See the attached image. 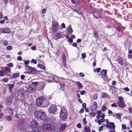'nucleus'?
Instances as JSON below:
<instances>
[{
  "label": "nucleus",
  "mask_w": 132,
  "mask_h": 132,
  "mask_svg": "<svg viewBox=\"0 0 132 132\" xmlns=\"http://www.w3.org/2000/svg\"><path fill=\"white\" fill-rule=\"evenodd\" d=\"M43 111H36L34 112V115L35 117L37 118L40 119L45 121L47 120V117L45 113H43V117L41 116V115Z\"/></svg>",
  "instance_id": "1"
},
{
  "label": "nucleus",
  "mask_w": 132,
  "mask_h": 132,
  "mask_svg": "<svg viewBox=\"0 0 132 132\" xmlns=\"http://www.w3.org/2000/svg\"><path fill=\"white\" fill-rule=\"evenodd\" d=\"M42 127L44 131H52L54 128V127L53 125L49 123H46L43 125Z\"/></svg>",
  "instance_id": "2"
},
{
  "label": "nucleus",
  "mask_w": 132,
  "mask_h": 132,
  "mask_svg": "<svg viewBox=\"0 0 132 132\" xmlns=\"http://www.w3.org/2000/svg\"><path fill=\"white\" fill-rule=\"evenodd\" d=\"M67 111L64 109H62L60 113V117L62 120H64L67 118Z\"/></svg>",
  "instance_id": "3"
},
{
  "label": "nucleus",
  "mask_w": 132,
  "mask_h": 132,
  "mask_svg": "<svg viewBox=\"0 0 132 132\" xmlns=\"http://www.w3.org/2000/svg\"><path fill=\"white\" fill-rule=\"evenodd\" d=\"M59 24L56 21H53V22L52 29L53 32H55L57 31L59 29Z\"/></svg>",
  "instance_id": "4"
},
{
  "label": "nucleus",
  "mask_w": 132,
  "mask_h": 132,
  "mask_svg": "<svg viewBox=\"0 0 132 132\" xmlns=\"http://www.w3.org/2000/svg\"><path fill=\"white\" fill-rule=\"evenodd\" d=\"M106 125V128H110L111 129L114 130L115 128V126L113 122H109V120L106 119L105 120Z\"/></svg>",
  "instance_id": "5"
},
{
  "label": "nucleus",
  "mask_w": 132,
  "mask_h": 132,
  "mask_svg": "<svg viewBox=\"0 0 132 132\" xmlns=\"http://www.w3.org/2000/svg\"><path fill=\"white\" fill-rule=\"evenodd\" d=\"M28 127L27 125L25 122H23L20 125L19 128L20 131H25L26 129Z\"/></svg>",
  "instance_id": "6"
},
{
  "label": "nucleus",
  "mask_w": 132,
  "mask_h": 132,
  "mask_svg": "<svg viewBox=\"0 0 132 132\" xmlns=\"http://www.w3.org/2000/svg\"><path fill=\"white\" fill-rule=\"evenodd\" d=\"M44 100V97L42 96H40L36 100L37 105L38 106L40 105Z\"/></svg>",
  "instance_id": "7"
},
{
  "label": "nucleus",
  "mask_w": 132,
  "mask_h": 132,
  "mask_svg": "<svg viewBox=\"0 0 132 132\" xmlns=\"http://www.w3.org/2000/svg\"><path fill=\"white\" fill-rule=\"evenodd\" d=\"M97 115L96 117L97 119H99L100 117L102 118H104L105 116V114L104 113H102L100 110L98 111L97 112Z\"/></svg>",
  "instance_id": "8"
},
{
  "label": "nucleus",
  "mask_w": 132,
  "mask_h": 132,
  "mask_svg": "<svg viewBox=\"0 0 132 132\" xmlns=\"http://www.w3.org/2000/svg\"><path fill=\"white\" fill-rule=\"evenodd\" d=\"M30 125L32 127L35 128L38 125V122L35 119H33L30 122Z\"/></svg>",
  "instance_id": "9"
},
{
  "label": "nucleus",
  "mask_w": 132,
  "mask_h": 132,
  "mask_svg": "<svg viewBox=\"0 0 132 132\" xmlns=\"http://www.w3.org/2000/svg\"><path fill=\"white\" fill-rule=\"evenodd\" d=\"M56 111L55 106L54 105H52L49 108L48 111L50 113H52L55 112Z\"/></svg>",
  "instance_id": "10"
},
{
  "label": "nucleus",
  "mask_w": 132,
  "mask_h": 132,
  "mask_svg": "<svg viewBox=\"0 0 132 132\" xmlns=\"http://www.w3.org/2000/svg\"><path fill=\"white\" fill-rule=\"evenodd\" d=\"M62 33L61 32H58L55 34L54 35L55 39L57 40L60 38L61 36L62 35Z\"/></svg>",
  "instance_id": "11"
},
{
  "label": "nucleus",
  "mask_w": 132,
  "mask_h": 132,
  "mask_svg": "<svg viewBox=\"0 0 132 132\" xmlns=\"http://www.w3.org/2000/svg\"><path fill=\"white\" fill-rule=\"evenodd\" d=\"M105 120V119L104 118H102V119H97L95 120V121L98 123L99 125H101L102 122H104Z\"/></svg>",
  "instance_id": "12"
},
{
  "label": "nucleus",
  "mask_w": 132,
  "mask_h": 132,
  "mask_svg": "<svg viewBox=\"0 0 132 132\" xmlns=\"http://www.w3.org/2000/svg\"><path fill=\"white\" fill-rule=\"evenodd\" d=\"M97 104L96 102H94L92 106L90 107V109L91 110L94 111L97 108Z\"/></svg>",
  "instance_id": "13"
},
{
  "label": "nucleus",
  "mask_w": 132,
  "mask_h": 132,
  "mask_svg": "<svg viewBox=\"0 0 132 132\" xmlns=\"http://www.w3.org/2000/svg\"><path fill=\"white\" fill-rule=\"evenodd\" d=\"M36 88V86H32V85L29 86L28 91L29 93H32L34 91Z\"/></svg>",
  "instance_id": "14"
},
{
  "label": "nucleus",
  "mask_w": 132,
  "mask_h": 132,
  "mask_svg": "<svg viewBox=\"0 0 132 132\" xmlns=\"http://www.w3.org/2000/svg\"><path fill=\"white\" fill-rule=\"evenodd\" d=\"M117 104L118 106L121 108H124L126 106V105L124 102H117Z\"/></svg>",
  "instance_id": "15"
},
{
  "label": "nucleus",
  "mask_w": 132,
  "mask_h": 132,
  "mask_svg": "<svg viewBox=\"0 0 132 132\" xmlns=\"http://www.w3.org/2000/svg\"><path fill=\"white\" fill-rule=\"evenodd\" d=\"M106 71L105 70H103L101 72V76L103 78H104L106 75Z\"/></svg>",
  "instance_id": "16"
},
{
  "label": "nucleus",
  "mask_w": 132,
  "mask_h": 132,
  "mask_svg": "<svg viewBox=\"0 0 132 132\" xmlns=\"http://www.w3.org/2000/svg\"><path fill=\"white\" fill-rule=\"evenodd\" d=\"M67 30L68 31V33L69 34H71L72 33L73 31L71 28V25H70L68 26Z\"/></svg>",
  "instance_id": "17"
},
{
  "label": "nucleus",
  "mask_w": 132,
  "mask_h": 132,
  "mask_svg": "<svg viewBox=\"0 0 132 132\" xmlns=\"http://www.w3.org/2000/svg\"><path fill=\"white\" fill-rule=\"evenodd\" d=\"M93 14L94 17L96 18H100L101 17L100 14L96 12H94Z\"/></svg>",
  "instance_id": "18"
},
{
  "label": "nucleus",
  "mask_w": 132,
  "mask_h": 132,
  "mask_svg": "<svg viewBox=\"0 0 132 132\" xmlns=\"http://www.w3.org/2000/svg\"><path fill=\"white\" fill-rule=\"evenodd\" d=\"M6 74V71L4 70H0V77H3Z\"/></svg>",
  "instance_id": "19"
},
{
  "label": "nucleus",
  "mask_w": 132,
  "mask_h": 132,
  "mask_svg": "<svg viewBox=\"0 0 132 132\" xmlns=\"http://www.w3.org/2000/svg\"><path fill=\"white\" fill-rule=\"evenodd\" d=\"M76 85L78 86L77 88L79 89L81 88L82 86V85L79 82H76Z\"/></svg>",
  "instance_id": "20"
},
{
  "label": "nucleus",
  "mask_w": 132,
  "mask_h": 132,
  "mask_svg": "<svg viewBox=\"0 0 132 132\" xmlns=\"http://www.w3.org/2000/svg\"><path fill=\"white\" fill-rule=\"evenodd\" d=\"M67 127V125L65 124L62 125L60 127V129L61 130H64Z\"/></svg>",
  "instance_id": "21"
},
{
  "label": "nucleus",
  "mask_w": 132,
  "mask_h": 132,
  "mask_svg": "<svg viewBox=\"0 0 132 132\" xmlns=\"http://www.w3.org/2000/svg\"><path fill=\"white\" fill-rule=\"evenodd\" d=\"M2 33H8V28H4L3 29L1 30Z\"/></svg>",
  "instance_id": "22"
},
{
  "label": "nucleus",
  "mask_w": 132,
  "mask_h": 132,
  "mask_svg": "<svg viewBox=\"0 0 132 132\" xmlns=\"http://www.w3.org/2000/svg\"><path fill=\"white\" fill-rule=\"evenodd\" d=\"M37 67L40 68L44 70L45 69V67L43 65L41 64H38L37 65Z\"/></svg>",
  "instance_id": "23"
},
{
  "label": "nucleus",
  "mask_w": 132,
  "mask_h": 132,
  "mask_svg": "<svg viewBox=\"0 0 132 132\" xmlns=\"http://www.w3.org/2000/svg\"><path fill=\"white\" fill-rule=\"evenodd\" d=\"M25 68L28 71L31 72V67L28 65H26Z\"/></svg>",
  "instance_id": "24"
},
{
  "label": "nucleus",
  "mask_w": 132,
  "mask_h": 132,
  "mask_svg": "<svg viewBox=\"0 0 132 132\" xmlns=\"http://www.w3.org/2000/svg\"><path fill=\"white\" fill-rule=\"evenodd\" d=\"M84 129L86 132H90V129L88 127L85 126L84 127Z\"/></svg>",
  "instance_id": "25"
},
{
  "label": "nucleus",
  "mask_w": 132,
  "mask_h": 132,
  "mask_svg": "<svg viewBox=\"0 0 132 132\" xmlns=\"http://www.w3.org/2000/svg\"><path fill=\"white\" fill-rule=\"evenodd\" d=\"M113 116L115 118H117L118 119H120L121 118V116L120 115L118 114H116L113 115Z\"/></svg>",
  "instance_id": "26"
},
{
  "label": "nucleus",
  "mask_w": 132,
  "mask_h": 132,
  "mask_svg": "<svg viewBox=\"0 0 132 132\" xmlns=\"http://www.w3.org/2000/svg\"><path fill=\"white\" fill-rule=\"evenodd\" d=\"M119 101L117 102H124L123 101V98L120 96L118 97Z\"/></svg>",
  "instance_id": "27"
},
{
  "label": "nucleus",
  "mask_w": 132,
  "mask_h": 132,
  "mask_svg": "<svg viewBox=\"0 0 132 132\" xmlns=\"http://www.w3.org/2000/svg\"><path fill=\"white\" fill-rule=\"evenodd\" d=\"M101 69L100 68H95L94 69V72H99L100 71Z\"/></svg>",
  "instance_id": "28"
},
{
  "label": "nucleus",
  "mask_w": 132,
  "mask_h": 132,
  "mask_svg": "<svg viewBox=\"0 0 132 132\" xmlns=\"http://www.w3.org/2000/svg\"><path fill=\"white\" fill-rule=\"evenodd\" d=\"M119 60L118 61V62L121 64H123V61L122 59L121 58L119 57Z\"/></svg>",
  "instance_id": "29"
},
{
  "label": "nucleus",
  "mask_w": 132,
  "mask_h": 132,
  "mask_svg": "<svg viewBox=\"0 0 132 132\" xmlns=\"http://www.w3.org/2000/svg\"><path fill=\"white\" fill-rule=\"evenodd\" d=\"M122 130H125L126 129L127 127L125 124H122L121 125Z\"/></svg>",
  "instance_id": "30"
},
{
  "label": "nucleus",
  "mask_w": 132,
  "mask_h": 132,
  "mask_svg": "<svg viewBox=\"0 0 132 132\" xmlns=\"http://www.w3.org/2000/svg\"><path fill=\"white\" fill-rule=\"evenodd\" d=\"M108 94L105 93H103L102 95V97H106L108 96Z\"/></svg>",
  "instance_id": "31"
},
{
  "label": "nucleus",
  "mask_w": 132,
  "mask_h": 132,
  "mask_svg": "<svg viewBox=\"0 0 132 132\" xmlns=\"http://www.w3.org/2000/svg\"><path fill=\"white\" fill-rule=\"evenodd\" d=\"M14 85L13 84H9V87L10 90V92H11L12 89L14 87Z\"/></svg>",
  "instance_id": "32"
},
{
  "label": "nucleus",
  "mask_w": 132,
  "mask_h": 132,
  "mask_svg": "<svg viewBox=\"0 0 132 132\" xmlns=\"http://www.w3.org/2000/svg\"><path fill=\"white\" fill-rule=\"evenodd\" d=\"M19 75V74L18 73H14L13 75V77L14 78H16L18 77Z\"/></svg>",
  "instance_id": "33"
},
{
  "label": "nucleus",
  "mask_w": 132,
  "mask_h": 132,
  "mask_svg": "<svg viewBox=\"0 0 132 132\" xmlns=\"http://www.w3.org/2000/svg\"><path fill=\"white\" fill-rule=\"evenodd\" d=\"M89 115L91 117H93L95 116V114L94 112H91L89 113Z\"/></svg>",
  "instance_id": "34"
},
{
  "label": "nucleus",
  "mask_w": 132,
  "mask_h": 132,
  "mask_svg": "<svg viewBox=\"0 0 132 132\" xmlns=\"http://www.w3.org/2000/svg\"><path fill=\"white\" fill-rule=\"evenodd\" d=\"M94 36L96 38V39H97L98 38V36L97 34V33L96 31H94Z\"/></svg>",
  "instance_id": "35"
},
{
  "label": "nucleus",
  "mask_w": 132,
  "mask_h": 132,
  "mask_svg": "<svg viewBox=\"0 0 132 132\" xmlns=\"http://www.w3.org/2000/svg\"><path fill=\"white\" fill-rule=\"evenodd\" d=\"M38 85V82H32L31 85L32 86H36Z\"/></svg>",
  "instance_id": "36"
},
{
  "label": "nucleus",
  "mask_w": 132,
  "mask_h": 132,
  "mask_svg": "<svg viewBox=\"0 0 132 132\" xmlns=\"http://www.w3.org/2000/svg\"><path fill=\"white\" fill-rule=\"evenodd\" d=\"M32 132H40V131L38 129H33Z\"/></svg>",
  "instance_id": "37"
},
{
  "label": "nucleus",
  "mask_w": 132,
  "mask_h": 132,
  "mask_svg": "<svg viewBox=\"0 0 132 132\" xmlns=\"http://www.w3.org/2000/svg\"><path fill=\"white\" fill-rule=\"evenodd\" d=\"M103 126H101L100 127L98 128V130L99 131H102L103 130Z\"/></svg>",
  "instance_id": "38"
},
{
  "label": "nucleus",
  "mask_w": 132,
  "mask_h": 132,
  "mask_svg": "<svg viewBox=\"0 0 132 132\" xmlns=\"http://www.w3.org/2000/svg\"><path fill=\"white\" fill-rule=\"evenodd\" d=\"M106 109V107L105 106H103L101 108L102 110V111H105Z\"/></svg>",
  "instance_id": "39"
},
{
  "label": "nucleus",
  "mask_w": 132,
  "mask_h": 132,
  "mask_svg": "<svg viewBox=\"0 0 132 132\" xmlns=\"http://www.w3.org/2000/svg\"><path fill=\"white\" fill-rule=\"evenodd\" d=\"M86 57V54L85 53H84L82 54V59H84Z\"/></svg>",
  "instance_id": "40"
},
{
  "label": "nucleus",
  "mask_w": 132,
  "mask_h": 132,
  "mask_svg": "<svg viewBox=\"0 0 132 132\" xmlns=\"http://www.w3.org/2000/svg\"><path fill=\"white\" fill-rule=\"evenodd\" d=\"M31 62L32 63H34V64H36L37 63L36 61V60L34 59H32L31 60Z\"/></svg>",
  "instance_id": "41"
},
{
  "label": "nucleus",
  "mask_w": 132,
  "mask_h": 132,
  "mask_svg": "<svg viewBox=\"0 0 132 132\" xmlns=\"http://www.w3.org/2000/svg\"><path fill=\"white\" fill-rule=\"evenodd\" d=\"M46 9L45 8L43 9L42 11V13H45L46 12Z\"/></svg>",
  "instance_id": "42"
},
{
  "label": "nucleus",
  "mask_w": 132,
  "mask_h": 132,
  "mask_svg": "<svg viewBox=\"0 0 132 132\" xmlns=\"http://www.w3.org/2000/svg\"><path fill=\"white\" fill-rule=\"evenodd\" d=\"M111 106L112 107H117V106L116 103H113L112 104Z\"/></svg>",
  "instance_id": "43"
},
{
  "label": "nucleus",
  "mask_w": 132,
  "mask_h": 132,
  "mask_svg": "<svg viewBox=\"0 0 132 132\" xmlns=\"http://www.w3.org/2000/svg\"><path fill=\"white\" fill-rule=\"evenodd\" d=\"M24 64L26 65H28L29 63V62L28 60H26L24 61Z\"/></svg>",
  "instance_id": "44"
},
{
  "label": "nucleus",
  "mask_w": 132,
  "mask_h": 132,
  "mask_svg": "<svg viewBox=\"0 0 132 132\" xmlns=\"http://www.w3.org/2000/svg\"><path fill=\"white\" fill-rule=\"evenodd\" d=\"M77 127L78 128H81V125L80 123L77 124Z\"/></svg>",
  "instance_id": "45"
},
{
  "label": "nucleus",
  "mask_w": 132,
  "mask_h": 132,
  "mask_svg": "<svg viewBox=\"0 0 132 132\" xmlns=\"http://www.w3.org/2000/svg\"><path fill=\"white\" fill-rule=\"evenodd\" d=\"M3 44L5 46H6L7 45V42L5 40H4L3 42Z\"/></svg>",
  "instance_id": "46"
},
{
  "label": "nucleus",
  "mask_w": 132,
  "mask_h": 132,
  "mask_svg": "<svg viewBox=\"0 0 132 132\" xmlns=\"http://www.w3.org/2000/svg\"><path fill=\"white\" fill-rule=\"evenodd\" d=\"M8 79L7 78H4L3 79V81L5 82H7L8 81Z\"/></svg>",
  "instance_id": "47"
},
{
  "label": "nucleus",
  "mask_w": 132,
  "mask_h": 132,
  "mask_svg": "<svg viewBox=\"0 0 132 132\" xmlns=\"http://www.w3.org/2000/svg\"><path fill=\"white\" fill-rule=\"evenodd\" d=\"M83 121L84 124H86V119L85 118H84L83 119Z\"/></svg>",
  "instance_id": "48"
},
{
  "label": "nucleus",
  "mask_w": 132,
  "mask_h": 132,
  "mask_svg": "<svg viewBox=\"0 0 132 132\" xmlns=\"http://www.w3.org/2000/svg\"><path fill=\"white\" fill-rule=\"evenodd\" d=\"M85 92L84 90H83L80 92V94L81 95H83L85 93Z\"/></svg>",
  "instance_id": "49"
},
{
  "label": "nucleus",
  "mask_w": 132,
  "mask_h": 132,
  "mask_svg": "<svg viewBox=\"0 0 132 132\" xmlns=\"http://www.w3.org/2000/svg\"><path fill=\"white\" fill-rule=\"evenodd\" d=\"M17 60H18L19 61H22V59L21 56H18L17 58Z\"/></svg>",
  "instance_id": "50"
},
{
  "label": "nucleus",
  "mask_w": 132,
  "mask_h": 132,
  "mask_svg": "<svg viewBox=\"0 0 132 132\" xmlns=\"http://www.w3.org/2000/svg\"><path fill=\"white\" fill-rule=\"evenodd\" d=\"M82 106L84 108H86V104L84 103H83L82 104Z\"/></svg>",
  "instance_id": "51"
},
{
  "label": "nucleus",
  "mask_w": 132,
  "mask_h": 132,
  "mask_svg": "<svg viewBox=\"0 0 132 132\" xmlns=\"http://www.w3.org/2000/svg\"><path fill=\"white\" fill-rule=\"evenodd\" d=\"M31 48L32 50H35L36 49V47L35 46H33L31 47Z\"/></svg>",
  "instance_id": "52"
},
{
  "label": "nucleus",
  "mask_w": 132,
  "mask_h": 132,
  "mask_svg": "<svg viewBox=\"0 0 132 132\" xmlns=\"http://www.w3.org/2000/svg\"><path fill=\"white\" fill-rule=\"evenodd\" d=\"M61 26L63 27V28H65V25L64 23H63L61 24Z\"/></svg>",
  "instance_id": "53"
},
{
  "label": "nucleus",
  "mask_w": 132,
  "mask_h": 132,
  "mask_svg": "<svg viewBox=\"0 0 132 132\" xmlns=\"http://www.w3.org/2000/svg\"><path fill=\"white\" fill-rule=\"evenodd\" d=\"M79 75L80 76H81V77H83L84 76V74L82 72L80 73H79Z\"/></svg>",
  "instance_id": "54"
},
{
  "label": "nucleus",
  "mask_w": 132,
  "mask_h": 132,
  "mask_svg": "<svg viewBox=\"0 0 132 132\" xmlns=\"http://www.w3.org/2000/svg\"><path fill=\"white\" fill-rule=\"evenodd\" d=\"M123 89L125 90L126 92H128L129 91V89L128 87L125 88H123Z\"/></svg>",
  "instance_id": "55"
},
{
  "label": "nucleus",
  "mask_w": 132,
  "mask_h": 132,
  "mask_svg": "<svg viewBox=\"0 0 132 132\" xmlns=\"http://www.w3.org/2000/svg\"><path fill=\"white\" fill-rule=\"evenodd\" d=\"M77 44L76 43H73L72 45L74 47L77 46Z\"/></svg>",
  "instance_id": "56"
},
{
  "label": "nucleus",
  "mask_w": 132,
  "mask_h": 132,
  "mask_svg": "<svg viewBox=\"0 0 132 132\" xmlns=\"http://www.w3.org/2000/svg\"><path fill=\"white\" fill-rule=\"evenodd\" d=\"M32 45V43H27L26 44V45L30 46H31Z\"/></svg>",
  "instance_id": "57"
},
{
  "label": "nucleus",
  "mask_w": 132,
  "mask_h": 132,
  "mask_svg": "<svg viewBox=\"0 0 132 132\" xmlns=\"http://www.w3.org/2000/svg\"><path fill=\"white\" fill-rule=\"evenodd\" d=\"M5 21L4 20H2L0 21V23L3 24L4 23Z\"/></svg>",
  "instance_id": "58"
},
{
  "label": "nucleus",
  "mask_w": 132,
  "mask_h": 132,
  "mask_svg": "<svg viewBox=\"0 0 132 132\" xmlns=\"http://www.w3.org/2000/svg\"><path fill=\"white\" fill-rule=\"evenodd\" d=\"M84 111V110L82 108H81L79 111V112L80 113H82Z\"/></svg>",
  "instance_id": "59"
},
{
  "label": "nucleus",
  "mask_w": 132,
  "mask_h": 132,
  "mask_svg": "<svg viewBox=\"0 0 132 132\" xmlns=\"http://www.w3.org/2000/svg\"><path fill=\"white\" fill-rule=\"evenodd\" d=\"M13 66V64L12 63H9V67H12Z\"/></svg>",
  "instance_id": "60"
},
{
  "label": "nucleus",
  "mask_w": 132,
  "mask_h": 132,
  "mask_svg": "<svg viewBox=\"0 0 132 132\" xmlns=\"http://www.w3.org/2000/svg\"><path fill=\"white\" fill-rule=\"evenodd\" d=\"M116 30L118 31H120L121 30V29L119 27H117L116 28Z\"/></svg>",
  "instance_id": "61"
},
{
  "label": "nucleus",
  "mask_w": 132,
  "mask_h": 132,
  "mask_svg": "<svg viewBox=\"0 0 132 132\" xmlns=\"http://www.w3.org/2000/svg\"><path fill=\"white\" fill-rule=\"evenodd\" d=\"M25 76L23 75H22L21 76V78L22 79H24L25 78Z\"/></svg>",
  "instance_id": "62"
},
{
  "label": "nucleus",
  "mask_w": 132,
  "mask_h": 132,
  "mask_svg": "<svg viewBox=\"0 0 132 132\" xmlns=\"http://www.w3.org/2000/svg\"><path fill=\"white\" fill-rule=\"evenodd\" d=\"M129 110L130 113H132V108H129Z\"/></svg>",
  "instance_id": "63"
},
{
  "label": "nucleus",
  "mask_w": 132,
  "mask_h": 132,
  "mask_svg": "<svg viewBox=\"0 0 132 132\" xmlns=\"http://www.w3.org/2000/svg\"><path fill=\"white\" fill-rule=\"evenodd\" d=\"M128 57L130 59H131L132 57V55L131 54H129L128 55Z\"/></svg>",
  "instance_id": "64"
}]
</instances>
